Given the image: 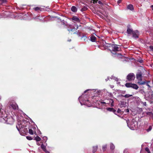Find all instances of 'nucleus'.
Here are the masks:
<instances>
[{
	"label": "nucleus",
	"mask_w": 153,
	"mask_h": 153,
	"mask_svg": "<svg viewBox=\"0 0 153 153\" xmlns=\"http://www.w3.org/2000/svg\"><path fill=\"white\" fill-rule=\"evenodd\" d=\"M127 126L131 130L135 129L137 127V123L134 119H132L130 121L129 120H126Z\"/></svg>",
	"instance_id": "1"
},
{
	"label": "nucleus",
	"mask_w": 153,
	"mask_h": 153,
	"mask_svg": "<svg viewBox=\"0 0 153 153\" xmlns=\"http://www.w3.org/2000/svg\"><path fill=\"white\" fill-rule=\"evenodd\" d=\"M142 73L141 71L138 72L136 74V78L138 80L137 84L139 85H144L146 81H143L142 79Z\"/></svg>",
	"instance_id": "2"
},
{
	"label": "nucleus",
	"mask_w": 153,
	"mask_h": 153,
	"mask_svg": "<svg viewBox=\"0 0 153 153\" xmlns=\"http://www.w3.org/2000/svg\"><path fill=\"white\" fill-rule=\"evenodd\" d=\"M80 104L81 105H88V102H89V101L88 99H87V98L85 99L82 97H80L79 98Z\"/></svg>",
	"instance_id": "3"
},
{
	"label": "nucleus",
	"mask_w": 153,
	"mask_h": 153,
	"mask_svg": "<svg viewBox=\"0 0 153 153\" xmlns=\"http://www.w3.org/2000/svg\"><path fill=\"white\" fill-rule=\"evenodd\" d=\"M93 91H94L89 89L87 90L84 92V94H82V95L80 97H84L85 99V98H87V99H88V98L89 97V96L90 95L89 94L93 93Z\"/></svg>",
	"instance_id": "4"
},
{
	"label": "nucleus",
	"mask_w": 153,
	"mask_h": 153,
	"mask_svg": "<svg viewBox=\"0 0 153 153\" xmlns=\"http://www.w3.org/2000/svg\"><path fill=\"white\" fill-rule=\"evenodd\" d=\"M125 86L128 88H131L135 90H137L138 88V86L136 84L128 83L125 84Z\"/></svg>",
	"instance_id": "5"
},
{
	"label": "nucleus",
	"mask_w": 153,
	"mask_h": 153,
	"mask_svg": "<svg viewBox=\"0 0 153 153\" xmlns=\"http://www.w3.org/2000/svg\"><path fill=\"white\" fill-rule=\"evenodd\" d=\"M135 78V75L133 73H130L128 74L127 76V79L129 81L134 80Z\"/></svg>",
	"instance_id": "6"
},
{
	"label": "nucleus",
	"mask_w": 153,
	"mask_h": 153,
	"mask_svg": "<svg viewBox=\"0 0 153 153\" xmlns=\"http://www.w3.org/2000/svg\"><path fill=\"white\" fill-rule=\"evenodd\" d=\"M76 29L75 27H74L73 28H71L70 29H68V30L69 32H72L73 34L77 33V31H76V30L78 28V26L77 25H76Z\"/></svg>",
	"instance_id": "7"
},
{
	"label": "nucleus",
	"mask_w": 153,
	"mask_h": 153,
	"mask_svg": "<svg viewBox=\"0 0 153 153\" xmlns=\"http://www.w3.org/2000/svg\"><path fill=\"white\" fill-rule=\"evenodd\" d=\"M112 49L114 51H120V49L117 45H114L112 46Z\"/></svg>",
	"instance_id": "8"
},
{
	"label": "nucleus",
	"mask_w": 153,
	"mask_h": 153,
	"mask_svg": "<svg viewBox=\"0 0 153 153\" xmlns=\"http://www.w3.org/2000/svg\"><path fill=\"white\" fill-rule=\"evenodd\" d=\"M132 35L133 37L135 38H138L139 35V32L137 30L134 31L133 32Z\"/></svg>",
	"instance_id": "9"
},
{
	"label": "nucleus",
	"mask_w": 153,
	"mask_h": 153,
	"mask_svg": "<svg viewBox=\"0 0 153 153\" xmlns=\"http://www.w3.org/2000/svg\"><path fill=\"white\" fill-rule=\"evenodd\" d=\"M98 3L100 5L99 8L100 9H102L103 7V6H104V3L103 1H100V0H96V4Z\"/></svg>",
	"instance_id": "10"
},
{
	"label": "nucleus",
	"mask_w": 153,
	"mask_h": 153,
	"mask_svg": "<svg viewBox=\"0 0 153 153\" xmlns=\"http://www.w3.org/2000/svg\"><path fill=\"white\" fill-rule=\"evenodd\" d=\"M63 25L64 26H67V22L64 20H61L59 22V26L60 27L61 25Z\"/></svg>",
	"instance_id": "11"
},
{
	"label": "nucleus",
	"mask_w": 153,
	"mask_h": 153,
	"mask_svg": "<svg viewBox=\"0 0 153 153\" xmlns=\"http://www.w3.org/2000/svg\"><path fill=\"white\" fill-rule=\"evenodd\" d=\"M94 33H93V34H91V35L90 37V40L93 42H96V37L94 35Z\"/></svg>",
	"instance_id": "12"
},
{
	"label": "nucleus",
	"mask_w": 153,
	"mask_h": 153,
	"mask_svg": "<svg viewBox=\"0 0 153 153\" xmlns=\"http://www.w3.org/2000/svg\"><path fill=\"white\" fill-rule=\"evenodd\" d=\"M148 95L147 97L150 99H153V92L152 91H149L148 93Z\"/></svg>",
	"instance_id": "13"
},
{
	"label": "nucleus",
	"mask_w": 153,
	"mask_h": 153,
	"mask_svg": "<svg viewBox=\"0 0 153 153\" xmlns=\"http://www.w3.org/2000/svg\"><path fill=\"white\" fill-rule=\"evenodd\" d=\"M119 104L121 107H125L126 105V102L124 101H121Z\"/></svg>",
	"instance_id": "14"
},
{
	"label": "nucleus",
	"mask_w": 153,
	"mask_h": 153,
	"mask_svg": "<svg viewBox=\"0 0 153 153\" xmlns=\"http://www.w3.org/2000/svg\"><path fill=\"white\" fill-rule=\"evenodd\" d=\"M127 9L131 10L132 11L134 10V8L133 5L131 4H129L127 6Z\"/></svg>",
	"instance_id": "15"
},
{
	"label": "nucleus",
	"mask_w": 153,
	"mask_h": 153,
	"mask_svg": "<svg viewBox=\"0 0 153 153\" xmlns=\"http://www.w3.org/2000/svg\"><path fill=\"white\" fill-rule=\"evenodd\" d=\"M102 91L101 90H98L96 92V97H100V95H101L102 94Z\"/></svg>",
	"instance_id": "16"
},
{
	"label": "nucleus",
	"mask_w": 153,
	"mask_h": 153,
	"mask_svg": "<svg viewBox=\"0 0 153 153\" xmlns=\"http://www.w3.org/2000/svg\"><path fill=\"white\" fill-rule=\"evenodd\" d=\"M13 120L12 118H7L6 122L8 124H12L13 123Z\"/></svg>",
	"instance_id": "17"
},
{
	"label": "nucleus",
	"mask_w": 153,
	"mask_h": 153,
	"mask_svg": "<svg viewBox=\"0 0 153 153\" xmlns=\"http://www.w3.org/2000/svg\"><path fill=\"white\" fill-rule=\"evenodd\" d=\"M134 31L131 29L128 28L127 29V32L128 34H132Z\"/></svg>",
	"instance_id": "18"
},
{
	"label": "nucleus",
	"mask_w": 153,
	"mask_h": 153,
	"mask_svg": "<svg viewBox=\"0 0 153 153\" xmlns=\"http://www.w3.org/2000/svg\"><path fill=\"white\" fill-rule=\"evenodd\" d=\"M72 19L74 21H75L78 22H79L80 21L79 19L76 16H73L72 17Z\"/></svg>",
	"instance_id": "19"
},
{
	"label": "nucleus",
	"mask_w": 153,
	"mask_h": 153,
	"mask_svg": "<svg viewBox=\"0 0 153 153\" xmlns=\"http://www.w3.org/2000/svg\"><path fill=\"white\" fill-rule=\"evenodd\" d=\"M16 127L17 129V130L19 131V132L20 133L21 131H22V129H23V128L22 127V126L21 125V127H20V125H18V126H17Z\"/></svg>",
	"instance_id": "20"
},
{
	"label": "nucleus",
	"mask_w": 153,
	"mask_h": 153,
	"mask_svg": "<svg viewBox=\"0 0 153 153\" xmlns=\"http://www.w3.org/2000/svg\"><path fill=\"white\" fill-rule=\"evenodd\" d=\"M71 10L72 11L74 12H76L77 11V8L75 6H72L71 7Z\"/></svg>",
	"instance_id": "21"
},
{
	"label": "nucleus",
	"mask_w": 153,
	"mask_h": 153,
	"mask_svg": "<svg viewBox=\"0 0 153 153\" xmlns=\"http://www.w3.org/2000/svg\"><path fill=\"white\" fill-rule=\"evenodd\" d=\"M107 110L109 111H112L114 113H115V112H116V110H115L114 108H107Z\"/></svg>",
	"instance_id": "22"
},
{
	"label": "nucleus",
	"mask_w": 153,
	"mask_h": 153,
	"mask_svg": "<svg viewBox=\"0 0 153 153\" xmlns=\"http://www.w3.org/2000/svg\"><path fill=\"white\" fill-rule=\"evenodd\" d=\"M11 106L14 109H16L17 107H18V105L16 104H12L11 105Z\"/></svg>",
	"instance_id": "23"
},
{
	"label": "nucleus",
	"mask_w": 153,
	"mask_h": 153,
	"mask_svg": "<svg viewBox=\"0 0 153 153\" xmlns=\"http://www.w3.org/2000/svg\"><path fill=\"white\" fill-rule=\"evenodd\" d=\"M147 114L149 116H150L151 117H152L153 119V114L151 112H147Z\"/></svg>",
	"instance_id": "24"
},
{
	"label": "nucleus",
	"mask_w": 153,
	"mask_h": 153,
	"mask_svg": "<svg viewBox=\"0 0 153 153\" xmlns=\"http://www.w3.org/2000/svg\"><path fill=\"white\" fill-rule=\"evenodd\" d=\"M110 149L111 150H113L115 148V146L112 143H111L110 144Z\"/></svg>",
	"instance_id": "25"
},
{
	"label": "nucleus",
	"mask_w": 153,
	"mask_h": 153,
	"mask_svg": "<svg viewBox=\"0 0 153 153\" xmlns=\"http://www.w3.org/2000/svg\"><path fill=\"white\" fill-rule=\"evenodd\" d=\"M132 96V95H130V94H126L125 95H121V96L122 97H125L126 98H128V97H129Z\"/></svg>",
	"instance_id": "26"
},
{
	"label": "nucleus",
	"mask_w": 153,
	"mask_h": 153,
	"mask_svg": "<svg viewBox=\"0 0 153 153\" xmlns=\"http://www.w3.org/2000/svg\"><path fill=\"white\" fill-rule=\"evenodd\" d=\"M35 140L36 141H39L41 140V139L39 136H37L35 137Z\"/></svg>",
	"instance_id": "27"
},
{
	"label": "nucleus",
	"mask_w": 153,
	"mask_h": 153,
	"mask_svg": "<svg viewBox=\"0 0 153 153\" xmlns=\"http://www.w3.org/2000/svg\"><path fill=\"white\" fill-rule=\"evenodd\" d=\"M107 147V145H105L102 146V149L103 150V151H105L106 150Z\"/></svg>",
	"instance_id": "28"
},
{
	"label": "nucleus",
	"mask_w": 153,
	"mask_h": 153,
	"mask_svg": "<svg viewBox=\"0 0 153 153\" xmlns=\"http://www.w3.org/2000/svg\"><path fill=\"white\" fill-rule=\"evenodd\" d=\"M33 9L35 11H38L39 10H41V8H40V7H36L33 8Z\"/></svg>",
	"instance_id": "29"
},
{
	"label": "nucleus",
	"mask_w": 153,
	"mask_h": 153,
	"mask_svg": "<svg viewBox=\"0 0 153 153\" xmlns=\"http://www.w3.org/2000/svg\"><path fill=\"white\" fill-rule=\"evenodd\" d=\"M109 101L111 103V106H113V103H114V101L113 100L110 99L109 100Z\"/></svg>",
	"instance_id": "30"
},
{
	"label": "nucleus",
	"mask_w": 153,
	"mask_h": 153,
	"mask_svg": "<svg viewBox=\"0 0 153 153\" xmlns=\"http://www.w3.org/2000/svg\"><path fill=\"white\" fill-rule=\"evenodd\" d=\"M41 148L43 151L44 150H45V149H46V147L43 144H42L41 145Z\"/></svg>",
	"instance_id": "31"
},
{
	"label": "nucleus",
	"mask_w": 153,
	"mask_h": 153,
	"mask_svg": "<svg viewBox=\"0 0 153 153\" xmlns=\"http://www.w3.org/2000/svg\"><path fill=\"white\" fill-rule=\"evenodd\" d=\"M87 7H83L81 8V10L82 11H83L87 10Z\"/></svg>",
	"instance_id": "32"
},
{
	"label": "nucleus",
	"mask_w": 153,
	"mask_h": 153,
	"mask_svg": "<svg viewBox=\"0 0 153 153\" xmlns=\"http://www.w3.org/2000/svg\"><path fill=\"white\" fill-rule=\"evenodd\" d=\"M29 133H30V134H31V135L33 134V130L32 129H29Z\"/></svg>",
	"instance_id": "33"
},
{
	"label": "nucleus",
	"mask_w": 153,
	"mask_h": 153,
	"mask_svg": "<svg viewBox=\"0 0 153 153\" xmlns=\"http://www.w3.org/2000/svg\"><path fill=\"white\" fill-rule=\"evenodd\" d=\"M2 108V106L1 105H0V117H1V115L3 114V112L1 111V109Z\"/></svg>",
	"instance_id": "34"
},
{
	"label": "nucleus",
	"mask_w": 153,
	"mask_h": 153,
	"mask_svg": "<svg viewBox=\"0 0 153 153\" xmlns=\"http://www.w3.org/2000/svg\"><path fill=\"white\" fill-rule=\"evenodd\" d=\"M145 150L146 151L148 152V153H151V152L150 151L149 149L148 148L146 147L145 148Z\"/></svg>",
	"instance_id": "35"
},
{
	"label": "nucleus",
	"mask_w": 153,
	"mask_h": 153,
	"mask_svg": "<svg viewBox=\"0 0 153 153\" xmlns=\"http://www.w3.org/2000/svg\"><path fill=\"white\" fill-rule=\"evenodd\" d=\"M152 129V127L151 126H150L148 129H146V131L147 132H149Z\"/></svg>",
	"instance_id": "36"
},
{
	"label": "nucleus",
	"mask_w": 153,
	"mask_h": 153,
	"mask_svg": "<svg viewBox=\"0 0 153 153\" xmlns=\"http://www.w3.org/2000/svg\"><path fill=\"white\" fill-rule=\"evenodd\" d=\"M111 79H113L115 80L116 81L117 80V78L115 77L114 76H111Z\"/></svg>",
	"instance_id": "37"
},
{
	"label": "nucleus",
	"mask_w": 153,
	"mask_h": 153,
	"mask_svg": "<svg viewBox=\"0 0 153 153\" xmlns=\"http://www.w3.org/2000/svg\"><path fill=\"white\" fill-rule=\"evenodd\" d=\"M93 7H92L91 9H92L93 12L95 14L96 13V10L94 8H93Z\"/></svg>",
	"instance_id": "38"
},
{
	"label": "nucleus",
	"mask_w": 153,
	"mask_h": 153,
	"mask_svg": "<svg viewBox=\"0 0 153 153\" xmlns=\"http://www.w3.org/2000/svg\"><path fill=\"white\" fill-rule=\"evenodd\" d=\"M26 138L27 140H32V138L31 137L27 136Z\"/></svg>",
	"instance_id": "39"
},
{
	"label": "nucleus",
	"mask_w": 153,
	"mask_h": 153,
	"mask_svg": "<svg viewBox=\"0 0 153 153\" xmlns=\"http://www.w3.org/2000/svg\"><path fill=\"white\" fill-rule=\"evenodd\" d=\"M93 153H94L96 152V149L95 146H93Z\"/></svg>",
	"instance_id": "40"
},
{
	"label": "nucleus",
	"mask_w": 153,
	"mask_h": 153,
	"mask_svg": "<svg viewBox=\"0 0 153 153\" xmlns=\"http://www.w3.org/2000/svg\"><path fill=\"white\" fill-rule=\"evenodd\" d=\"M128 152V149H125L123 151V153H127Z\"/></svg>",
	"instance_id": "41"
},
{
	"label": "nucleus",
	"mask_w": 153,
	"mask_h": 153,
	"mask_svg": "<svg viewBox=\"0 0 153 153\" xmlns=\"http://www.w3.org/2000/svg\"><path fill=\"white\" fill-rule=\"evenodd\" d=\"M149 48L151 50L153 51V46H149Z\"/></svg>",
	"instance_id": "42"
},
{
	"label": "nucleus",
	"mask_w": 153,
	"mask_h": 153,
	"mask_svg": "<svg viewBox=\"0 0 153 153\" xmlns=\"http://www.w3.org/2000/svg\"><path fill=\"white\" fill-rule=\"evenodd\" d=\"M105 16H107L108 15V13L107 12H105V14L104 13H102Z\"/></svg>",
	"instance_id": "43"
},
{
	"label": "nucleus",
	"mask_w": 153,
	"mask_h": 153,
	"mask_svg": "<svg viewBox=\"0 0 153 153\" xmlns=\"http://www.w3.org/2000/svg\"><path fill=\"white\" fill-rule=\"evenodd\" d=\"M96 36H97V38L96 37V42H98V43H99V42H100V41H97V38H98V39H99L100 38V37L99 36H97V35H96Z\"/></svg>",
	"instance_id": "44"
},
{
	"label": "nucleus",
	"mask_w": 153,
	"mask_h": 153,
	"mask_svg": "<svg viewBox=\"0 0 153 153\" xmlns=\"http://www.w3.org/2000/svg\"><path fill=\"white\" fill-rule=\"evenodd\" d=\"M122 0H118V1H117V3L118 4H119L122 1Z\"/></svg>",
	"instance_id": "45"
},
{
	"label": "nucleus",
	"mask_w": 153,
	"mask_h": 153,
	"mask_svg": "<svg viewBox=\"0 0 153 153\" xmlns=\"http://www.w3.org/2000/svg\"><path fill=\"white\" fill-rule=\"evenodd\" d=\"M100 103H101V104H106V102H100Z\"/></svg>",
	"instance_id": "46"
},
{
	"label": "nucleus",
	"mask_w": 153,
	"mask_h": 153,
	"mask_svg": "<svg viewBox=\"0 0 153 153\" xmlns=\"http://www.w3.org/2000/svg\"><path fill=\"white\" fill-rule=\"evenodd\" d=\"M125 112L126 113H128L129 112V110L128 109H126L125 110Z\"/></svg>",
	"instance_id": "47"
},
{
	"label": "nucleus",
	"mask_w": 153,
	"mask_h": 153,
	"mask_svg": "<svg viewBox=\"0 0 153 153\" xmlns=\"http://www.w3.org/2000/svg\"><path fill=\"white\" fill-rule=\"evenodd\" d=\"M92 1H93L92 2L94 4H95L96 3V0H91V2H92Z\"/></svg>",
	"instance_id": "48"
},
{
	"label": "nucleus",
	"mask_w": 153,
	"mask_h": 153,
	"mask_svg": "<svg viewBox=\"0 0 153 153\" xmlns=\"http://www.w3.org/2000/svg\"><path fill=\"white\" fill-rule=\"evenodd\" d=\"M43 151L46 153H49V152L46 149H45V150H44Z\"/></svg>",
	"instance_id": "49"
},
{
	"label": "nucleus",
	"mask_w": 153,
	"mask_h": 153,
	"mask_svg": "<svg viewBox=\"0 0 153 153\" xmlns=\"http://www.w3.org/2000/svg\"><path fill=\"white\" fill-rule=\"evenodd\" d=\"M3 4L2 0H0V4Z\"/></svg>",
	"instance_id": "50"
},
{
	"label": "nucleus",
	"mask_w": 153,
	"mask_h": 153,
	"mask_svg": "<svg viewBox=\"0 0 153 153\" xmlns=\"http://www.w3.org/2000/svg\"><path fill=\"white\" fill-rule=\"evenodd\" d=\"M3 3H6L7 2L6 0H2Z\"/></svg>",
	"instance_id": "51"
},
{
	"label": "nucleus",
	"mask_w": 153,
	"mask_h": 153,
	"mask_svg": "<svg viewBox=\"0 0 153 153\" xmlns=\"http://www.w3.org/2000/svg\"><path fill=\"white\" fill-rule=\"evenodd\" d=\"M146 84V85L149 86V87H150V86L148 84V83H146H146L145 84Z\"/></svg>",
	"instance_id": "52"
},
{
	"label": "nucleus",
	"mask_w": 153,
	"mask_h": 153,
	"mask_svg": "<svg viewBox=\"0 0 153 153\" xmlns=\"http://www.w3.org/2000/svg\"><path fill=\"white\" fill-rule=\"evenodd\" d=\"M146 84V85L149 86V87H150V86L148 84V83H146H146L145 84Z\"/></svg>",
	"instance_id": "53"
},
{
	"label": "nucleus",
	"mask_w": 153,
	"mask_h": 153,
	"mask_svg": "<svg viewBox=\"0 0 153 153\" xmlns=\"http://www.w3.org/2000/svg\"><path fill=\"white\" fill-rule=\"evenodd\" d=\"M150 35L151 36H152L153 37V33L152 34L151 33H150Z\"/></svg>",
	"instance_id": "54"
},
{
	"label": "nucleus",
	"mask_w": 153,
	"mask_h": 153,
	"mask_svg": "<svg viewBox=\"0 0 153 153\" xmlns=\"http://www.w3.org/2000/svg\"><path fill=\"white\" fill-rule=\"evenodd\" d=\"M110 86L111 88H113L114 87V86L113 85H110Z\"/></svg>",
	"instance_id": "55"
},
{
	"label": "nucleus",
	"mask_w": 153,
	"mask_h": 153,
	"mask_svg": "<svg viewBox=\"0 0 153 153\" xmlns=\"http://www.w3.org/2000/svg\"><path fill=\"white\" fill-rule=\"evenodd\" d=\"M109 80V78L108 77L107 79H105V81H107L108 80Z\"/></svg>",
	"instance_id": "56"
},
{
	"label": "nucleus",
	"mask_w": 153,
	"mask_h": 153,
	"mask_svg": "<svg viewBox=\"0 0 153 153\" xmlns=\"http://www.w3.org/2000/svg\"><path fill=\"white\" fill-rule=\"evenodd\" d=\"M151 7L152 8V10H153V5H151Z\"/></svg>",
	"instance_id": "57"
},
{
	"label": "nucleus",
	"mask_w": 153,
	"mask_h": 153,
	"mask_svg": "<svg viewBox=\"0 0 153 153\" xmlns=\"http://www.w3.org/2000/svg\"><path fill=\"white\" fill-rule=\"evenodd\" d=\"M95 97L94 96H92V97H91L92 99H94V98Z\"/></svg>",
	"instance_id": "58"
},
{
	"label": "nucleus",
	"mask_w": 153,
	"mask_h": 153,
	"mask_svg": "<svg viewBox=\"0 0 153 153\" xmlns=\"http://www.w3.org/2000/svg\"><path fill=\"white\" fill-rule=\"evenodd\" d=\"M120 82H117V84H120Z\"/></svg>",
	"instance_id": "59"
},
{
	"label": "nucleus",
	"mask_w": 153,
	"mask_h": 153,
	"mask_svg": "<svg viewBox=\"0 0 153 153\" xmlns=\"http://www.w3.org/2000/svg\"><path fill=\"white\" fill-rule=\"evenodd\" d=\"M142 62H143V61H142V60H140V61H139V62H140V63H142Z\"/></svg>",
	"instance_id": "60"
},
{
	"label": "nucleus",
	"mask_w": 153,
	"mask_h": 153,
	"mask_svg": "<svg viewBox=\"0 0 153 153\" xmlns=\"http://www.w3.org/2000/svg\"><path fill=\"white\" fill-rule=\"evenodd\" d=\"M37 145H39V143H37Z\"/></svg>",
	"instance_id": "61"
},
{
	"label": "nucleus",
	"mask_w": 153,
	"mask_h": 153,
	"mask_svg": "<svg viewBox=\"0 0 153 153\" xmlns=\"http://www.w3.org/2000/svg\"><path fill=\"white\" fill-rule=\"evenodd\" d=\"M97 30H98V29H99V27H97ZM96 30H97V29H96Z\"/></svg>",
	"instance_id": "62"
},
{
	"label": "nucleus",
	"mask_w": 153,
	"mask_h": 153,
	"mask_svg": "<svg viewBox=\"0 0 153 153\" xmlns=\"http://www.w3.org/2000/svg\"><path fill=\"white\" fill-rule=\"evenodd\" d=\"M144 103V105H146V102H145Z\"/></svg>",
	"instance_id": "63"
},
{
	"label": "nucleus",
	"mask_w": 153,
	"mask_h": 153,
	"mask_svg": "<svg viewBox=\"0 0 153 153\" xmlns=\"http://www.w3.org/2000/svg\"><path fill=\"white\" fill-rule=\"evenodd\" d=\"M98 47L99 48V45H98Z\"/></svg>",
	"instance_id": "64"
}]
</instances>
